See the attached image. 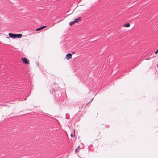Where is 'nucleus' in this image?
<instances>
[{
  "label": "nucleus",
  "instance_id": "21",
  "mask_svg": "<svg viewBox=\"0 0 158 158\" xmlns=\"http://www.w3.org/2000/svg\"><path fill=\"white\" fill-rule=\"evenodd\" d=\"M26 99V98H25V99H24V100H25Z\"/></svg>",
  "mask_w": 158,
  "mask_h": 158
},
{
  "label": "nucleus",
  "instance_id": "18",
  "mask_svg": "<svg viewBox=\"0 0 158 158\" xmlns=\"http://www.w3.org/2000/svg\"><path fill=\"white\" fill-rule=\"evenodd\" d=\"M91 102V101H90V102H89L87 103V104H88V103H89Z\"/></svg>",
  "mask_w": 158,
  "mask_h": 158
},
{
  "label": "nucleus",
  "instance_id": "1",
  "mask_svg": "<svg viewBox=\"0 0 158 158\" xmlns=\"http://www.w3.org/2000/svg\"><path fill=\"white\" fill-rule=\"evenodd\" d=\"M21 60L25 64H26L27 65L29 64V60H27L26 58L25 57H23V58H21Z\"/></svg>",
  "mask_w": 158,
  "mask_h": 158
},
{
  "label": "nucleus",
  "instance_id": "9",
  "mask_svg": "<svg viewBox=\"0 0 158 158\" xmlns=\"http://www.w3.org/2000/svg\"><path fill=\"white\" fill-rule=\"evenodd\" d=\"M79 146H78V147H77V148L75 149V152L76 153V152H77V150H78V148H79Z\"/></svg>",
  "mask_w": 158,
  "mask_h": 158
},
{
  "label": "nucleus",
  "instance_id": "8",
  "mask_svg": "<svg viewBox=\"0 0 158 158\" xmlns=\"http://www.w3.org/2000/svg\"><path fill=\"white\" fill-rule=\"evenodd\" d=\"M123 26L126 27H128V23H127L123 24Z\"/></svg>",
  "mask_w": 158,
  "mask_h": 158
},
{
  "label": "nucleus",
  "instance_id": "19",
  "mask_svg": "<svg viewBox=\"0 0 158 158\" xmlns=\"http://www.w3.org/2000/svg\"><path fill=\"white\" fill-rule=\"evenodd\" d=\"M54 24H55V23H54L51 26H53V25H54Z\"/></svg>",
  "mask_w": 158,
  "mask_h": 158
},
{
  "label": "nucleus",
  "instance_id": "2",
  "mask_svg": "<svg viewBox=\"0 0 158 158\" xmlns=\"http://www.w3.org/2000/svg\"><path fill=\"white\" fill-rule=\"evenodd\" d=\"M72 54L70 53H68L67 54L66 56V58L67 60H69L72 58Z\"/></svg>",
  "mask_w": 158,
  "mask_h": 158
},
{
  "label": "nucleus",
  "instance_id": "16",
  "mask_svg": "<svg viewBox=\"0 0 158 158\" xmlns=\"http://www.w3.org/2000/svg\"><path fill=\"white\" fill-rule=\"evenodd\" d=\"M93 98H92V99H91V100H90V101H91L92 102V101L93 100Z\"/></svg>",
  "mask_w": 158,
  "mask_h": 158
},
{
  "label": "nucleus",
  "instance_id": "4",
  "mask_svg": "<svg viewBox=\"0 0 158 158\" xmlns=\"http://www.w3.org/2000/svg\"><path fill=\"white\" fill-rule=\"evenodd\" d=\"M81 20V17H78L77 18L75 19L74 20L75 22L78 23Z\"/></svg>",
  "mask_w": 158,
  "mask_h": 158
},
{
  "label": "nucleus",
  "instance_id": "10",
  "mask_svg": "<svg viewBox=\"0 0 158 158\" xmlns=\"http://www.w3.org/2000/svg\"><path fill=\"white\" fill-rule=\"evenodd\" d=\"M158 53V49L155 52V54H156Z\"/></svg>",
  "mask_w": 158,
  "mask_h": 158
},
{
  "label": "nucleus",
  "instance_id": "13",
  "mask_svg": "<svg viewBox=\"0 0 158 158\" xmlns=\"http://www.w3.org/2000/svg\"><path fill=\"white\" fill-rule=\"evenodd\" d=\"M72 54H74L75 53V52H72Z\"/></svg>",
  "mask_w": 158,
  "mask_h": 158
},
{
  "label": "nucleus",
  "instance_id": "5",
  "mask_svg": "<svg viewBox=\"0 0 158 158\" xmlns=\"http://www.w3.org/2000/svg\"><path fill=\"white\" fill-rule=\"evenodd\" d=\"M22 35L21 34H15V38H20L22 36Z\"/></svg>",
  "mask_w": 158,
  "mask_h": 158
},
{
  "label": "nucleus",
  "instance_id": "12",
  "mask_svg": "<svg viewBox=\"0 0 158 158\" xmlns=\"http://www.w3.org/2000/svg\"><path fill=\"white\" fill-rule=\"evenodd\" d=\"M2 106H5V104L3 103H2V104H1Z\"/></svg>",
  "mask_w": 158,
  "mask_h": 158
},
{
  "label": "nucleus",
  "instance_id": "7",
  "mask_svg": "<svg viewBox=\"0 0 158 158\" xmlns=\"http://www.w3.org/2000/svg\"><path fill=\"white\" fill-rule=\"evenodd\" d=\"M74 23H75L74 21H71V22H70V23H69V25L70 26H72V25L74 24Z\"/></svg>",
  "mask_w": 158,
  "mask_h": 158
},
{
  "label": "nucleus",
  "instance_id": "17",
  "mask_svg": "<svg viewBox=\"0 0 158 158\" xmlns=\"http://www.w3.org/2000/svg\"><path fill=\"white\" fill-rule=\"evenodd\" d=\"M71 137H73V135H72V134H71Z\"/></svg>",
  "mask_w": 158,
  "mask_h": 158
},
{
  "label": "nucleus",
  "instance_id": "20",
  "mask_svg": "<svg viewBox=\"0 0 158 158\" xmlns=\"http://www.w3.org/2000/svg\"><path fill=\"white\" fill-rule=\"evenodd\" d=\"M129 27L130 26V24H129Z\"/></svg>",
  "mask_w": 158,
  "mask_h": 158
},
{
  "label": "nucleus",
  "instance_id": "3",
  "mask_svg": "<svg viewBox=\"0 0 158 158\" xmlns=\"http://www.w3.org/2000/svg\"><path fill=\"white\" fill-rule=\"evenodd\" d=\"M9 36L12 38L15 39V34H13L12 33H9Z\"/></svg>",
  "mask_w": 158,
  "mask_h": 158
},
{
  "label": "nucleus",
  "instance_id": "15",
  "mask_svg": "<svg viewBox=\"0 0 158 158\" xmlns=\"http://www.w3.org/2000/svg\"><path fill=\"white\" fill-rule=\"evenodd\" d=\"M93 98H92V99H91V100H90V101H91L92 102V101L93 100Z\"/></svg>",
  "mask_w": 158,
  "mask_h": 158
},
{
  "label": "nucleus",
  "instance_id": "11",
  "mask_svg": "<svg viewBox=\"0 0 158 158\" xmlns=\"http://www.w3.org/2000/svg\"><path fill=\"white\" fill-rule=\"evenodd\" d=\"M55 91H54V90H52V91H51V92L52 94L53 93V92H54Z\"/></svg>",
  "mask_w": 158,
  "mask_h": 158
},
{
  "label": "nucleus",
  "instance_id": "6",
  "mask_svg": "<svg viewBox=\"0 0 158 158\" xmlns=\"http://www.w3.org/2000/svg\"><path fill=\"white\" fill-rule=\"evenodd\" d=\"M46 27V26H42L41 27H40L39 28H37L36 29V31H38L40 30H42V29L43 28H45V27Z\"/></svg>",
  "mask_w": 158,
  "mask_h": 158
},
{
  "label": "nucleus",
  "instance_id": "14",
  "mask_svg": "<svg viewBox=\"0 0 158 158\" xmlns=\"http://www.w3.org/2000/svg\"><path fill=\"white\" fill-rule=\"evenodd\" d=\"M151 58H146V60H149L150 59H151Z\"/></svg>",
  "mask_w": 158,
  "mask_h": 158
}]
</instances>
